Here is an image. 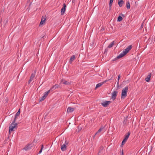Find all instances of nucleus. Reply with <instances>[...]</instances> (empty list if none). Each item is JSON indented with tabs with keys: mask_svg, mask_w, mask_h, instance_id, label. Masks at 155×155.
<instances>
[{
	"mask_svg": "<svg viewBox=\"0 0 155 155\" xmlns=\"http://www.w3.org/2000/svg\"><path fill=\"white\" fill-rule=\"evenodd\" d=\"M75 56L74 55L72 56L70 58L69 62V63L71 64L72 63L73 61L75 59Z\"/></svg>",
	"mask_w": 155,
	"mask_h": 155,
	"instance_id": "nucleus-15",
	"label": "nucleus"
},
{
	"mask_svg": "<svg viewBox=\"0 0 155 155\" xmlns=\"http://www.w3.org/2000/svg\"><path fill=\"white\" fill-rule=\"evenodd\" d=\"M68 144V142L67 141H65V143L64 144H65L66 145H67Z\"/></svg>",
	"mask_w": 155,
	"mask_h": 155,
	"instance_id": "nucleus-36",
	"label": "nucleus"
},
{
	"mask_svg": "<svg viewBox=\"0 0 155 155\" xmlns=\"http://www.w3.org/2000/svg\"><path fill=\"white\" fill-rule=\"evenodd\" d=\"M80 130H81V128H80Z\"/></svg>",
	"mask_w": 155,
	"mask_h": 155,
	"instance_id": "nucleus-46",
	"label": "nucleus"
},
{
	"mask_svg": "<svg viewBox=\"0 0 155 155\" xmlns=\"http://www.w3.org/2000/svg\"><path fill=\"white\" fill-rule=\"evenodd\" d=\"M17 124L15 122H14V120L12 123L9 125V132L10 134L12 131H13V129L15 128L17 125Z\"/></svg>",
	"mask_w": 155,
	"mask_h": 155,
	"instance_id": "nucleus-2",
	"label": "nucleus"
},
{
	"mask_svg": "<svg viewBox=\"0 0 155 155\" xmlns=\"http://www.w3.org/2000/svg\"><path fill=\"white\" fill-rule=\"evenodd\" d=\"M108 48H106L105 49V51H104V54H105V53H106L108 51Z\"/></svg>",
	"mask_w": 155,
	"mask_h": 155,
	"instance_id": "nucleus-33",
	"label": "nucleus"
},
{
	"mask_svg": "<svg viewBox=\"0 0 155 155\" xmlns=\"http://www.w3.org/2000/svg\"><path fill=\"white\" fill-rule=\"evenodd\" d=\"M132 48V45H130L129 46H128L126 49H125L124 51H123L125 53V54H127L129 51Z\"/></svg>",
	"mask_w": 155,
	"mask_h": 155,
	"instance_id": "nucleus-6",
	"label": "nucleus"
},
{
	"mask_svg": "<svg viewBox=\"0 0 155 155\" xmlns=\"http://www.w3.org/2000/svg\"><path fill=\"white\" fill-rule=\"evenodd\" d=\"M20 109H19L18 112L16 113L15 115V118L14 120V122H15L18 116L20 115Z\"/></svg>",
	"mask_w": 155,
	"mask_h": 155,
	"instance_id": "nucleus-10",
	"label": "nucleus"
},
{
	"mask_svg": "<svg viewBox=\"0 0 155 155\" xmlns=\"http://www.w3.org/2000/svg\"><path fill=\"white\" fill-rule=\"evenodd\" d=\"M126 54H125V53L123 51V52L121 53L119 55L117 56V57L116 58H115L114 59L112 60V61H114L116 60H117L118 59L121 58L123 57L124 56L126 55Z\"/></svg>",
	"mask_w": 155,
	"mask_h": 155,
	"instance_id": "nucleus-4",
	"label": "nucleus"
},
{
	"mask_svg": "<svg viewBox=\"0 0 155 155\" xmlns=\"http://www.w3.org/2000/svg\"><path fill=\"white\" fill-rule=\"evenodd\" d=\"M127 138H126L125 137V138H124V140H125L126 141H127Z\"/></svg>",
	"mask_w": 155,
	"mask_h": 155,
	"instance_id": "nucleus-39",
	"label": "nucleus"
},
{
	"mask_svg": "<svg viewBox=\"0 0 155 155\" xmlns=\"http://www.w3.org/2000/svg\"><path fill=\"white\" fill-rule=\"evenodd\" d=\"M17 124L15 122H14V120L12 123L9 125V132L10 134L12 131H13V129L15 128L17 125Z\"/></svg>",
	"mask_w": 155,
	"mask_h": 155,
	"instance_id": "nucleus-3",
	"label": "nucleus"
},
{
	"mask_svg": "<svg viewBox=\"0 0 155 155\" xmlns=\"http://www.w3.org/2000/svg\"><path fill=\"white\" fill-rule=\"evenodd\" d=\"M45 19L46 18H42L41 21L40 23V25H42L45 24Z\"/></svg>",
	"mask_w": 155,
	"mask_h": 155,
	"instance_id": "nucleus-17",
	"label": "nucleus"
},
{
	"mask_svg": "<svg viewBox=\"0 0 155 155\" xmlns=\"http://www.w3.org/2000/svg\"><path fill=\"white\" fill-rule=\"evenodd\" d=\"M126 7L127 9H130V3L128 1L126 4Z\"/></svg>",
	"mask_w": 155,
	"mask_h": 155,
	"instance_id": "nucleus-21",
	"label": "nucleus"
},
{
	"mask_svg": "<svg viewBox=\"0 0 155 155\" xmlns=\"http://www.w3.org/2000/svg\"><path fill=\"white\" fill-rule=\"evenodd\" d=\"M30 145H28L27 146H26L23 149L25 150H28L29 149H30L31 148H30Z\"/></svg>",
	"mask_w": 155,
	"mask_h": 155,
	"instance_id": "nucleus-23",
	"label": "nucleus"
},
{
	"mask_svg": "<svg viewBox=\"0 0 155 155\" xmlns=\"http://www.w3.org/2000/svg\"><path fill=\"white\" fill-rule=\"evenodd\" d=\"M104 126H101V127L98 130V131L95 133V135H97L98 133L100 132L101 130L104 128Z\"/></svg>",
	"mask_w": 155,
	"mask_h": 155,
	"instance_id": "nucleus-19",
	"label": "nucleus"
},
{
	"mask_svg": "<svg viewBox=\"0 0 155 155\" xmlns=\"http://www.w3.org/2000/svg\"><path fill=\"white\" fill-rule=\"evenodd\" d=\"M104 30V28H102L101 29V31H103V30Z\"/></svg>",
	"mask_w": 155,
	"mask_h": 155,
	"instance_id": "nucleus-40",
	"label": "nucleus"
},
{
	"mask_svg": "<svg viewBox=\"0 0 155 155\" xmlns=\"http://www.w3.org/2000/svg\"><path fill=\"white\" fill-rule=\"evenodd\" d=\"M51 91H53L54 90H55L54 89V87H52L50 89Z\"/></svg>",
	"mask_w": 155,
	"mask_h": 155,
	"instance_id": "nucleus-34",
	"label": "nucleus"
},
{
	"mask_svg": "<svg viewBox=\"0 0 155 155\" xmlns=\"http://www.w3.org/2000/svg\"><path fill=\"white\" fill-rule=\"evenodd\" d=\"M130 135V133L129 132H128L127 134L125 135V137L128 139Z\"/></svg>",
	"mask_w": 155,
	"mask_h": 155,
	"instance_id": "nucleus-26",
	"label": "nucleus"
},
{
	"mask_svg": "<svg viewBox=\"0 0 155 155\" xmlns=\"http://www.w3.org/2000/svg\"><path fill=\"white\" fill-rule=\"evenodd\" d=\"M109 80H108V81H109ZM107 81H108V80H106L103 82H102L101 83H100L97 84L96 85L95 89H96L97 88L100 87L102 84H103L105 83Z\"/></svg>",
	"mask_w": 155,
	"mask_h": 155,
	"instance_id": "nucleus-9",
	"label": "nucleus"
},
{
	"mask_svg": "<svg viewBox=\"0 0 155 155\" xmlns=\"http://www.w3.org/2000/svg\"><path fill=\"white\" fill-rule=\"evenodd\" d=\"M44 148V146L43 145H41V150H40L39 151L38 153L40 154L41 153V152H42V149H43V148Z\"/></svg>",
	"mask_w": 155,
	"mask_h": 155,
	"instance_id": "nucleus-27",
	"label": "nucleus"
},
{
	"mask_svg": "<svg viewBox=\"0 0 155 155\" xmlns=\"http://www.w3.org/2000/svg\"><path fill=\"white\" fill-rule=\"evenodd\" d=\"M75 108L71 107H68L67 110V112L71 113L73 112Z\"/></svg>",
	"mask_w": 155,
	"mask_h": 155,
	"instance_id": "nucleus-11",
	"label": "nucleus"
},
{
	"mask_svg": "<svg viewBox=\"0 0 155 155\" xmlns=\"http://www.w3.org/2000/svg\"><path fill=\"white\" fill-rule=\"evenodd\" d=\"M120 155H124L123 150H122L121 152V154Z\"/></svg>",
	"mask_w": 155,
	"mask_h": 155,
	"instance_id": "nucleus-38",
	"label": "nucleus"
},
{
	"mask_svg": "<svg viewBox=\"0 0 155 155\" xmlns=\"http://www.w3.org/2000/svg\"><path fill=\"white\" fill-rule=\"evenodd\" d=\"M117 92L116 91H114L112 93L111 98L114 101L115 100L117 96Z\"/></svg>",
	"mask_w": 155,
	"mask_h": 155,
	"instance_id": "nucleus-8",
	"label": "nucleus"
},
{
	"mask_svg": "<svg viewBox=\"0 0 155 155\" xmlns=\"http://www.w3.org/2000/svg\"><path fill=\"white\" fill-rule=\"evenodd\" d=\"M123 20L122 17L121 16H119L117 18V21H121Z\"/></svg>",
	"mask_w": 155,
	"mask_h": 155,
	"instance_id": "nucleus-24",
	"label": "nucleus"
},
{
	"mask_svg": "<svg viewBox=\"0 0 155 155\" xmlns=\"http://www.w3.org/2000/svg\"><path fill=\"white\" fill-rule=\"evenodd\" d=\"M135 14H133L131 16V18H135Z\"/></svg>",
	"mask_w": 155,
	"mask_h": 155,
	"instance_id": "nucleus-29",
	"label": "nucleus"
},
{
	"mask_svg": "<svg viewBox=\"0 0 155 155\" xmlns=\"http://www.w3.org/2000/svg\"><path fill=\"white\" fill-rule=\"evenodd\" d=\"M51 91L50 90H48V91L46 92L48 94L50 93V91Z\"/></svg>",
	"mask_w": 155,
	"mask_h": 155,
	"instance_id": "nucleus-37",
	"label": "nucleus"
},
{
	"mask_svg": "<svg viewBox=\"0 0 155 155\" xmlns=\"http://www.w3.org/2000/svg\"><path fill=\"white\" fill-rule=\"evenodd\" d=\"M72 2H73V3H74V0H73V1H72Z\"/></svg>",
	"mask_w": 155,
	"mask_h": 155,
	"instance_id": "nucleus-45",
	"label": "nucleus"
},
{
	"mask_svg": "<svg viewBox=\"0 0 155 155\" xmlns=\"http://www.w3.org/2000/svg\"><path fill=\"white\" fill-rule=\"evenodd\" d=\"M80 130H81V128H80Z\"/></svg>",
	"mask_w": 155,
	"mask_h": 155,
	"instance_id": "nucleus-47",
	"label": "nucleus"
},
{
	"mask_svg": "<svg viewBox=\"0 0 155 155\" xmlns=\"http://www.w3.org/2000/svg\"><path fill=\"white\" fill-rule=\"evenodd\" d=\"M61 83L65 85H69L71 84V82H68L67 81L63 79L61 80Z\"/></svg>",
	"mask_w": 155,
	"mask_h": 155,
	"instance_id": "nucleus-13",
	"label": "nucleus"
},
{
	"mask_svg": "<svg viewBox=\"0 0 155 155\" xmlns=\"http://www.w3.org/2000/svg\"><path fill=\"white\" fill-rule=\"evenodd\" d=\"M128 90V87L127 86L124 89H123L122 91V93L121 94V98L124 99L125 98L127 95V92Z\"/></svg>",
	"mask_w": 155,
	"mask_h": 155,
	"instance_id": "nucleus-1",
	"label": "nucleus"
},
{
	"mask_svg": "<svg viewBox=\"0 0 155 155\" xmlns=\"http://www.w3.org/2000/svg\"><path fill=\"white\" fill-rule=\"evenodd\" d=\"M67 149V146L65 144H63L61 147V150L62 151H65Z\"/></svg>",
	"mask_w": 155,
	"mask_h": 155,
	"instance_id": "nucleus-14",
	"label": "nucleus"
},
{
	"mask_svg": "<svg viewBox=\"0 0 155 155\" xmlns=\"http://www.w3.org/2000/svg\"><path fill=\"white\" fill-rule=\"evenodd\" d=\"M151 74H150L145 79V80L146 81L149 82L150 81V78L151 77Z\"/></svg>",
	"mask_w": 155,
	"mask_h": 155,
	"instance_id": "nucleus-16",
	"label": "nucleus"
},
{
	"mask_svg": "<svg viewBox=\"0 0 155 155\" xmlns=\"http://www.w3.org/2000/svg\"><path fill=\"white\" fill-rule=\"evenodd\" d=\"M111 102L110 101H104L103 103H101V104L103 107H106Z\"/></svg>",
	"mask_w": 155,
	"mask_h": 155,
	"instance_id": "nucleus-5",
	"label": "nucleus"
},
{
	"mask_svg": "<svg viewBox=\"0 0 155 155\" xmlns=\"http://www.w3.org/2000/svg\"><path fill=\"white\" fill-rule=\"evenodd\" d=\"M126 141L125 140L123 139V140L122 141V143H121L122 145H124V144H125V143L126 142Z\"/></svg>",
	"mask_w": 155,
	"mask_h": 155,
	"instance_id": "nucleus-28",
	"label": "nucleus"
},
{
	"mask_svg": "<svg viewBox=\"0 0 155 155\" xmlns=\"http://www.w3.org/2000/svg\"><path fill=\"white\" fill-rule=\"evenodd\" d=\"M96 135H94L93 137V139H94L95 138V136Z\"/></svg>",
	"mask_w": 155,
	"mask_h": 155,
	"instance_id": "nucleus-43",
	"label": "nucleus"
},
{
	"mask_svg": "<svg viewBox=\"0 0 155 155\" xmlns=\"http://www.w3.org/2000/svg\"><path fill=\"white\" fill-rule=\"evenodd\" d=\"M120 74L118 76V82H117V84H118V83H119V80L120 79Z\"/></svg>",
	"mask_w": 155,
	"mask_h": 155,
	"instance_id": "nucleus-32",
	"label": "nucleus"
},
{
	"mask_svg": "<svg viewBox=\"0 0 155 155\" xmlns=\"http://www.w3.org/2000/svg\"><path fill=\"white\" fill-rule=\"evenodd\" d=\"M124 3V2L123 0H118V4L120 7H122Z\"/></svg>",
	"mask_w": 155,
	"mask_h": 155,
	"instance_id": "nucleus-12",
	"label": "nucleus"
},
{
	"mask_svg": "<svg viewBox=\"0 0 155 155\" xmlns=\"http://www.w3.org/2000/svg\"><path fill=\"white\" fill-rule=\"evenodd\" d=\"M122 15H123V14H122L121 13V14H120V15H121V16H122Z\"/></svg>",
	"mask_w": 155,
	"mask_h": 155,
	"instance_id": "nucleus-44",
	"label": "nucleus"
},
{
	"mask_svg": "<svg viewBox=\"0 0 155 155\" xmlns=\"http://www.w3.org/2000/svg\"><path fill=\"white\" fill-rule=\"evenodd\" d=\"M48 95V94L46 92H45L44 94V96H45V97L46 98Z\"/></svg>",
	"mask_w": 155,
	"mask_h": 155,
	"instance_id": "nucleus-31",
	"label": "nucleus"
},
{
	"mask_svg": "<svg viewBox=\"0 0 155 155\" xmlns=\"http://www.w3.org/2000/svg\"><path fill=\"white\" fill-rule=\"evenodd\" d=\"M35 72L36 71H35V72L34 73H33L31 75V76L30 77V78L31 79L33 80V78L35 77Z\"/></svg>",
	"mask_w": 155,
	"mask_h": 155,
	"instance_id": "nucleus-20",
	"label": "nucleus"
},
{
	"mask_svg": "<svg viewBox=\"0 0 155 155\" xmlns=\"http://www.w3.org/2000/svg\"><path fill=\"white\" fill-rule=\"evenodd\" d=\"M46 98V97H45V96H43L42 97H41L40 99H39V101L40 102L42 101H43L44 99H45Z\"/></svg>",
	"mask_w": 155,
	"mask_h": 155,
	"instance_id": "nucleus-25",
	"label": "nucleus"
},
{
	"mask_svg": "<svg viewBox=\"0 0 155 155\" xmlns=\"http://www.w3.org/2000/svg\"><path fill=\"white\" fill-rule=\"evenodd\" d=\"M113 1L114 0H110L109 4V11L111 10Z\"/></svg>",
	"mask_w": 155,
	"mask_h": 155,
	"instance_id": "nucleus-18",
	"label": "nucleus"
},
{
	"mask_svg": "<svg viewBox=\"0 0 155 155\" xmlns=\"http://www.w3.org/2000/svg\"><path fill=\"white\" fill-rule=\"evenodd\" d=\"M58 84H55L54 85L53 87H54V89H55L56 88H58Z\"/></svg>",
	"mask_w": 155,
	"mask_h": 155,
	"instance_id": "nucleus-30",
	"label": "nucleus"
},
{
	"mask_svg": "<svg viewBox=\"0 0 155 155\" xmlns=\"http://www.w3.org/2000/svg\"><path fill=\"white\" fill-rule=\"evenodd\" d=\"M114 41H113L108 46V48H111L113 46L114 44Z\"/></svg>",
	"mask_w": 155,
	"mask_h": 155,
	"instance_id": "nucleus-22",
	"label": "nucleus"
},
{
	"mask_svg": "<svg viewBox=\"0 0 155 155\" xmlns=\"http://www.w3.org/2000/svg\"><path fill=\"white\" fill-rule=\"evenodd\" d=\"M63 7L61 9V14L62 15L64 14L66 10V5L65 3H64L63 4Z\"/></svg>",
	"mask_w": 155,
	"mask_h": 155,
	"instance_id": "nucleus-7",
	"label": "nucleus"
},
{
	"mask_svg": "<svg viewBox=\"0 0 155 155\" xmlns=\"http://www.w3.org/2000/svg\"><path fill=\"white\" fill-rule=\"evenodd\" d=\"M33 80L32 79H30L29 80V81H28V84H30L31 82Z\"/></svg>",
	"mask_w": 155,
	"mask_h": 155,
	"instance_id": "nucleus-35",
	"label": "nucleus"
},
{
	"mask_svg": "<svg viewBox=\"0 0 155 155\" xmlns=\"http://www.w3.org/2000/svg\"><path fill=\"white\" fill-rule=\"evenodd\" d=\"M122 16L123 17H125V15H122Z\"/></svg>",
	"mask_w": 155,
	"mask_h": 155,
	"instance_id": "nucleus-41",
	"label": "nucleus"
},
{
	"mask_svg": "<svg viewBox=\"0 0 155 155\" xmlns=\"http://www.w3.org/2000/svg\"><path fill=\"white\" fill-rule=\"evenodd\" d=\"M143 25H142L141 26L140 28H143Z\"/></svg>",
	"mask_w": 155,
	"mask_h": 155,
	"instance_id": "nucleus-42",
	"label": "nucleus"
}]
</instances>
